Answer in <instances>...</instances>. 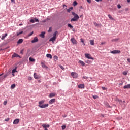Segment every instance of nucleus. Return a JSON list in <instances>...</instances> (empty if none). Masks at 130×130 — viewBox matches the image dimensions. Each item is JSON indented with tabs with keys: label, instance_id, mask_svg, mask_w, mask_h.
I'll list each match as a JSON object with an SVG mask.
<instances>
[{
	"label": "nucleus",
	"instance_id": "f257e3e1",
	"mask_svg": "<svg viewBox=\"0 0 130 130\" xmlns=\"http://www.w3.org/2000/svg\"><path fill=\"white\" fill-rule=\"evenodd\" d=\"M44 101H41L39 102V107L40 108H46V107H48V104H44Z\"/></svg>",
	"mask_w": 130,
	"mask_h": 130
},
{
	"label": "nucleus",
	"instance_id": "f03ea898",
	"mask_svg": "<svg viewBox=\"0 0 130 130\" xmlns=\"http://www.w3.org/2000/svg\"><path fill=\"white\" fill-rule=\"evenodd\" d=\"M72 14L73 16H74V17L73 18L71 19V22H76V21H78V20H79L80 18L79 15H78V14H76L75 12H72Z\"/></svg>",
	"mask_w": 130,
	"mask_h": 130
},
{
	"label": "nucleus",
	"instance_id": "7ed1b4c3",
	"mask_svg": "<svg viewBox=\"0 0 130 130\" xmlns=\"http://www.w3.org/2000/svg\"><path fill=\"white\" fill-rule=\"evenodd\" d=\"M84 55L86 58H88V59H92V60H94V58L92 57V56H91L90 54L85 53Z\"/></svg>",
	"mask_w": 130,
	"mask_h": 130
},
{
	"label": "nucleus",
	"instance_id": "20e7f679",
	"mask_svg": "<svg viewBox=\"0 0 130 130\" xmlns=\"http://www.w3.org/2000/svg\"><path fill=\"white\" fill-rule=\"evenodd\" d=\"M110 53H112V54H118L120 53V50H115L113 51H111Z\"/></svg>",
	"mask_w": 130,
	"mask_h": 130
},
{
	"label": "nucleus",
	"instance_id": "39448f33",
	"mask_svg": "<svg viewBox=\"0 0 130 130\" xmlns=\"http://www.w3.org/2000/svg\"><path fill=\"white\" fill-rule=\"evenodd\" d=\"M71 41L73 44H78V41H77V40H76V39H75L74 38H71Z\"/></svg>",
	"mask_w": 130,
	"mask_h": 130
},
{
	"label": "nucleus",
	"instance_id": "423d86ee",
	"mask_svg": "<svg viewBox=\"0 0 130 130\" xmlns=\"http://www.w3.org/2000/svg\"><path fill=\"white\" fill-rule=\"evenodd\" d=\"M71 75L73 78H78V73L76 72H72Z\"/></svg>",
	"mask_w": 130,
	"mask_h": 130
},
{
	"label": "nucleus",
	"instance_id": "0eeeda50",
	"mask_svg": "<svg viewBox=\"0 0 130 130\" xmlns=\"http://www.w3.org/2000/svg\"><path fill=\"white\" fill-rule=\"evenodd\" d=\"M42 127H43L45 129H47V128H48V127H49L50 126L49 125V124L46 125V124H43L42 125Z\"/></svg>",
	"mask_w": 130,
	"mask_h": 130
},
{
	"label": "nucleus",
	"instance_id": "6e6552de",
	"mask_svg": "<svg viewBox=\"0 0 130 130\" xmlns=\"http://www.w3.org/2000/svg\"><path fill=\"white\" fill-rule=\"evenodd\" d=\"M34 77L36 80H38V79H40V76H39V75H37V74L36 73L34 74Z\"/></svg>",
	"mask_w": 130,
	"mask_h": 130
},
{
	"label": "nucleus",
	"instance_id": "1a4fd4ad",
	"mask_svg": "<svg viewBox=\"0 0 130 130\" xmlns=\"http://www.w3.org/2000/svg\"><path fill=\"white\" fill-rule=\"evenodd\" d=\"M20 122V119H15L13 121V124H18Z\"/></svg>",
	"mask_w": 130,
	"mask_h": 130
},
{
	"label": "nucleus",
	"instance_id": "9d476101",
	"mask_svg": "<svg viewBox=\"0 0 130 130\" xmlns=\"http://www.w3.org/2000/svg\"><path fill=\"white\" fill-rule=\"evenodd\" d=\"M38 41V38L37 37H36L31 41V43H35V42H37Z\"/></svg>",
	"mask_w": 130,
	"mask_h": 130
},
{
	"label": "nucleus",
	"instance_id": "9b49d317",
	"mask_svg": "<svg viewBox=\"0 0 130 130\" xmlns=\"http://www.w3.org/2000/svg\"><path fill=\"white\" fill-rule=\"evenodd\" d=\"M55 102V99H52L49 101V104H53Z\"/></svg>",
	"mask_w": 130,
	"mask_h": 130
},
{
	"label": "nucleus",
	"instance_id": "f8f14e48",
	"mask_svg": "<svg viewBox=\"0 0 130 130\" xmlns=\"http://www.w3.org/2000/svg\"><path fill=\"white\" fill-rule=\"evenodd\" d=\"M117 101H118V102H119V103L121 105H124V103L125 102V101H124L123 102H122V101L121 100L118 99Z\"/></svg>",
	"mask_w": 130,
	"mask_h": 130
},
{
	"label": "nucleus",
	"instance_id": "ddd939ff",
	"mask_svg": "<svg viewBox=\"0 0 130 130\" xmlns=\"http://www.w3.org/2000/svg\"><path fill=\"white\" fill-rule=\"evenodd\" d=\"M78 87L79 89H84L85 88V85L81 84L78 85Z\"/></svg>",
	"mask_w": 130,
	"mask_h": 130
},
{
	"label": "nucleus",
	"instance_id": "4468645a",
	"mask_svg": "<svg viewBox=\"0 0 130 130\" xmlns=\"http://www.w3.org/2000/svg\"><path fill=\"white\" fill-rule=\"evenodd\" d=\"M55 40H56V37H53L49 39V41H52V42H54V41H55Z\"/></svg>",
	"mask_w": 130,
	"mask_h": 130
},
{
	"label": "nucleus",
	"instance_id": "2eb2a0df",
	"mask_svg": "<svg viewBox=\"0 0 130 130\" xmlns=\"http://www.w3.org/2000/svg\"><path fill=\"white\" fill-rule=\"evenodd\" d=\"M8 36V33H6L5 35H3L1 38L2 40H4Z\"/></svg>",
	"mask_w": 130,
	"mask_h": 130
},
{
	"label": "nucleus",
	"instance_id": "dca6fc26",
	"mask_svg": "<svg viewBox=\"0 0 130 130\" xmlns=\"http://www.w3.org/2000/svg\"><path fill=\"white\" fill-rule=\"evenodd\" d=\"M45 32H42L41 34L40 35V37H41L42 38H44L45 37Z\"/></svg>",
	"mask_w": 130,
	"mask_h": 130
},
{
	"label": "nucleus",
	"instance_id": "f3484780",
	"mask_svg": "<svg viewBox=\"0 0 130 130\" xmlns=\"http://www.w3.org/2000/svg\"><path fill=\"white\" fill-rule=\"evenodd\" d=\"M78 63H79L80 64H81V66H82V67H85V63L84 62V61H83L82 60H79L78 61Z\"/></svg>",
	"mask_w": 130,
	"mask_h": 130
},
{
	"label": "nucleus",
	"instance_id": "a211bd4d",
	"mask_svg": "<svg viewBox=\"0 0 130 130\" xmlns=\"http://www.w3.org/2000/svg\"><path fill=\"white\" fill-rule=\"evenodd\" d=\"M12 74H15V73H18V71H17V67H15V69L12 70Z\"/></svg>",
	"mask_w": 130,
	"mask_h": 130
},
{
	"label": "nucleus",
	"instance_id": "6ab92c4d",
	"mask_svg": "<svg viewBox=\"0 0 130 130\" xmlns=\"http://www.w3.org/2000/svg\"><path fill=\"white\" fill-rule=\"evenodd\" d=\"M124 89H130V84H127L124 86Z\"/></svg>",
	"mask_w": 130,
	"mask_h": 130
},
{
	"label": "nucleus",
	"instance_id": "aec40b11",
	"mask_svg": "<svg viewBox=\"0 0 130 130\" xmlns=\"http://www.w3.org/2000/svg\"><path fill=\"white\" fill-rule=\"evenodd\" d=\"M93 24L95 27H100L101 26V24H97L95 22H94Z\"/></svg>",
	"mask_w": 130,
	"mask_h": 130
},
{
	"label": "nucleus",
	"instance_id": "412c9836",
	"mask_svg": "<svg viewBox=\"0 0 130 130\" xmlns=\"http://www.w3.org/2000/svg\"><path fill=\"white\" fill-rule=\"evenodd\" d=\"M54 96H55V94L54 93H51L49 95V97L50 98H51L52 97H54Z\"/></svg>",
	"mask_w": 130,
	"mask_h": 130
},
{
	"label": "nucleus",
	"instance_id": "4be33fe9",
	"mask_svg": "<svg viewBox=\"0 0 130 130\" xmlns=\"http://www.w3.org/2000/svg\"><path fill=\"white\" fill-rule=\"evenodd\" d=\"M23 43V39H20L18 41H17V44H20L21 43Z\"/></svg>",
	"mask_w": 130,
	"mask_h": 130
},
{
	"label": "nucleus",
	"instance_id": "5701e85b",
	"mask_svg": "<svg viewBox=\"0 0 130 130\" xmlns=\"http://www.w3.org/2000/svg\"><path fill=\"white\" fill-rule=\"evenodd\" d=\"M46 56L48 57V58H52V56L50 54H47Z\"/></svg>",
	"mask_w": 130,
	"mask_h": 130
},
{
	"label": "nucleus",
	"instance_id": "b1692460",
	"mask_svg": "<svg viewBox=\"0 0 130 130\" xmlns=\"http://www.w3.org/2000/svg\"><path fill=\"white\" fill-rule=\"evenodd\" d=\"M108 16L109 17L110 20H111L112 21H113V20H114V18H113L110 14H108Z\"/></svg>",
	"mask_w": 130,
	"mask_h": 130
},
{
	"label": "nucleus",
	"instance_id": "393cba45",
	"mask_svg": "<svg viewBox=\"0 0 130 130\" xmlns=\"http://www.w3.org/2000/svg\"><path fill=\"white\" fill-rule=\"evenodd\" d=\"M29 61H31V62H34V61H35V59L32 57H29Z\"/></svg>",
	"mask_w": 130,
	"mask_h": 130
},
{
	"label": "nucleus",
	"instance_id": "a878e982",
	"mask_svg": "<svg viewBox=\"0 0 130 130\" xmlns=\"http://www.w3.org/2000/svg\"><path fill=\"white\" fill-rule=\"evenodd\" d=\"M78 5V2H77V1H74L73 3V6H74V7H76V6Z\"/></svg>",
	"mask_w": 130,
	"mask_h": 130
},
{
	"label": "nucleus",
	"instance_id": "bb28decb",
	"mask_svg": "<svg viewBox=\"0 0 130 130\" xmlns=\"http://www.w3.org/2000/svg\"><path fill=\"white\" fill-rule=\"evenodd\" d=\"M89 42L91 45H94V40H90Z\"/></svg>",
	"mask_w": 130,
	"mask_h": 130
},
{
	"label": "nucleus",
	"instance_id": "cd10ccee",
	"mask_svg": "<svg viewBox=\"0 0 130 130\" xmlns=\"http://www.w3.org/2000/svg\"><path fill=\"white\" fill-rule=\"evenodd\" d=\"M18 56H19V55H18L17 54H16V53H14L12 55V57H18Z\"/></svg>",
	"mask_w": 130,
	"mask_h": 130
},
{
	"label": "nucleus",
	"instance_id": "c85d7f7f",
	"mask_svg": "<svg viewBox=\"0 0 130 130\" xmlns=\"http://www.w3.org/2000/svg\"><path fill=\"white\" fill-rule=\"evenodd\" d=\"M21 34H23V31H21L20 32H17V36H19V35H21Z\"/></svg>",
	"mask_w": 130,
	"mask_h": 130
},
{
	"label": "nucleus",
	"instance_id": "c756f323",
	"mask_svg": "<svg viewBox=\"0 0 130 130\" xmlns=\"http://www.w3.org/2000/svg\"><path fill=\"white\" fill-rule=\"evenodd\" d=\"M16 87V85L15 84H12L11 86V89H14Z\"/></svg>",
	"mask_w": 130,
	"mask_h": 130
},
{
	"label": "nucleus",
	"instance_id": "7c9ffc66",
	"mask_svg": "<svg viewBox=\"0 0 130 130\" xmlns=\"http://www.w3.org/2000/svg\"><path fill=\"white\" fill-rule=\"evenodd\" d=\"M128 73V71H124L123 72V75H124V76H126V75H127V73Z\"/></svg>",
	"mask_w": 130,
	"mask_h": 130
},
{
	"label": "nucleus",
	"instance_id": "2f4dec72",
	"mask_svg": "<svg viewBox=\"0 0 130 130\" xmlns=\"http://www.w3.org/2000/svg\"><path fill=\"white\" fill-rule=\"evenodd\" d=\"M57 34V31H55L53 34V37H56V35Z\"/></svg>",
	"mask_w": 130,
	"mask_h": 130
},
{
	"label": "nucleus",
	"instance_id": "473e14b6",
	"mask_svg": "<svg viewBox=\"0 0 130 130\" xmlns=\"http://www.w3.org/2000/svg\"><path fill=\"white\" fill-rule=\"evenodd\" d=\"M68 26L69 27V28H73V27L72 26V25H71V24H69L68 23Z\"/></svg>",
	"mask_w": 130,
	"mask_h": 130
},
{
	"label": "nucleus",
	"instance_id": "72a5a7b5",
	"mask_svg": "<svg viewBox=\"0 0 130 130\" xmlns=\"http://www.w3.org/2000/svg\"><path fill=\"white\" fill-rule=\"evenodd\" d=\"M85 62H86V63H91V62H92L91 61L88 60L87 61H85Z\"/></svg>",
	"mask_w": 130,
	"mask_h": 130
},
{
	"label": "nucleus",
	"instance_id": "f704fd0d",
	"mask_svg": "<svg viewBox=\"0 0 130 130\" xmlns=\"http://www.w3.org/2000/svg\"><path fill=\"white\" fill-rule=\"evenodd\" d=\"M30 22L31 23H35V20H34V19H30Z\"/></svg>",
	"mask_w": 130,
	"mask_h": 130
},
{
	"label": "nucleus",
	"instance_id": "c9c22d12",
	"mask_svg": "<svg viewBox=\"0 0 130 130\" xmlns=\"http://www.w3.org/2000/svg\"><path fill=\"white\" fill-rule=\"evenodd\" d=\"M61 127L62 130L66 129V125H62Z\"/></svg>",
	"mask_w": 130,
	"mask_h": 130
},
{
	"label": "nucleus",
	"instance_id": "e433bc0d",
	"mask_svg": "<svg viewBox=\"0 0 130 130\" xmlns=\"http://www.w3.org/2000/svg\"><path fill=\"white\" fill-rule=\"evenodd\" d=\"M59 67L60 68V69H61V70H64V68L63 67V66L60 65Z\"/></svg>",
	"mask_w": 130,
	"mask_h": 130
},
{
	"label": "nucleus",
	"instance_id": "4c0bfd02",
	"mask_svg": "<svg viewBox=\"0 0 130 130\" xmlns=\"http://www.w3.org/2000/svg\"><path fill=\"white\" fill-rule=\"evenodd\" d=\"M93 98L94 99H97V98H98V96H97V95H93Z\"/></svg>",
	"mask_w": 130,
	"mask_h": 130
},
{
	"label": "nucleus",
	"instance_id": "58836bf2",
	"mask_svg": "<svg viewBox=\"0 0 130 130\" xmlns=\"http://www.w3.org/2000/svg\"><path fill=\"white\" fill-rule=\"evenodd\" d=\"M42 68H45L46 66H45V64L44 63H42Z\"/></svg>",
	"mask_w": 130,
	"mask_h": 130
},
{
	"label": "nucleus",
	"instance_id": "ea45409f",
	"mask_svg": "<svg viewBox=\"0 0 130 130\" xmlns=\"http://www.w3.org/2000/svg\"><path fill=\"white\" fill-rule=\"evenodd\" d=\"M117 8H118V9H120V8H121V6H120V4H118V5H117Z\"/></svg>",
	"mask_w": 130,
	"mask_h": 130
},
{
	"label": "nucleus",
	"instance_id": "a19ab883",
	"mask_svg": "<svg viewBox=\"0 0 130 130\" xmlns=\"http://www.w3.org/2000/svg\"><path fill=\"white\" fill-rule=\"evenodd\" d=\"M80 41H81V42H82V43H84V42H85V41L83 39H81Z\"/></svg>",
	"mask_w": 130,
	"mask_h": 130
},
{
	"label": "nucleus",
	"instance_id": "79ce46f5",
	"mask_svg": "<svg viewBox=\"0 0 130 130\" xmlns=\"http://www.w3.org/2000/svg\"><path fill=\"white\" fill-rule=\"evenodd\" d=\"M83 79H86V80H87V79H89V77H87V76H83Z\"/></svg>",
	"mask_w": 130,
	"mask_h": 130
},
{
	"label": "nucleus",
	"instance_id": "37998d69",
	"mask_svg": "<svg viewBox=\"0 0 130 130\" xmlns=\"http://www.w3.org/2000/svg\"><path fill=\"white\" fill-rule=\"evenodd\" d=\"M102 89L104 90H107V88H106L105 87H102Z\"/></svg>",
	"mask_w": 130,
	"mask_h": 130
},
{
	"label": "nucleus",
	"instance_id": "c03bdc74",
	"mask_svg": "<svg viewBox=\"0 0 130 130\" xmlns=\"http://www.w3.org/2000/svg\"><path fill=\"white\" fill-rule=\"evenodd\" d=\"M54 58H55V59H56L57 60V59H58V57H57V56H54Z\"/></svg>",
	"mask_w": 130,
	"mask_h": 130
},
{
	"label": "nucleus",
	"instance_id": "a18cd8bd",
	"mask_svg": "<svg viewBox=\"0 0 130 130\" xmlns=\"http://www.w3.org/2000/svg\"><path fill=\"white\" fill-rule=\"evenodd\" d=\"M9 120H10V118H8L5 119V121H9Z\"/></svg>",
	"mask_w": 130,
	"mask_h": 130
},
{
	"label": "nucleus",
	"instance_id": "49530a36",
	"mask_svg": "<svg viewBox=\"0 0 130 130\" xmlns=\"http://www.w3.org/2000/svg\"><path fill=\"white\" fill-rule=\"evenodd\" d=\"M28 80H29V81H32V77L29 76L28 77Z\"/></svg>",
	"mask_w": 130,
	"mask_h": 130
},
{
	"label": "nucleus",
	"instance_id": "de8ad7c7",
	"mask_svg": "<svg viewBox=\"0 0 130 130\" xmlns=\"http://www.w3.org/2000/svg\"><path fill=\"white\" fill-rule=\"evenodd\" d=\"M35 22H39V20H38L37 18H35Z\"/></svg>",
	"mask_w": 130,
	"mask_h": 130
},
{
	"label": "nucleus",
	"instance_id": "09e8293b",
	"mask_svg": "<svg viewBox=\"0 0 130 130\" xmlns=\"http://www.w3.org/2000/svg\"><path fill=\"white\" fill-rule=\"evenodd\" d=\"M4 105H7V101H4L3 103Z\"/></svg>",
	"mask_w": 130,
	"mask_h": 130
},
{
	"label": "nucleus",
	"instance_id": "8fccbe9b",
	"mask_svg": "<svg viewBox=\"0 0 130 130\" xmlns=\"http://www.w3.org/2000/svg\"><path fill=\"white\" fill-rule=\"evenodd\" d=\"M31 35H33V32L29 34L28 36H31Z\"/></svg>",
	"mask_w": 130,
	"mask_h": 130
},
{
	"label": "nucleus",
	"instance_id": "3c124183",
	"mask_svg": "<svg viewBox=\"0 0 130 130\" xmlns=\"http://www.w3.org/2000/svg\"><path fill=\"white\" fill-rule=\"evenodd\" d=\"M2 79H5V78H7V75H4V77H2Z\"/></svg>",
	"mask_w": 130,
	"mask_h": 130
},
{
	"label": "nucleus",
	"instance_id": "603ef678",
	"mask_svg": "<svg viewBox=\"0 0 130 130\" xmlns=\"http://www.w3.org/2000/svg\"><path fill=\"white\" fill-rule=\"evenodd\" d=\"M87 3H89V4H91V0H87Z\"/></svg>",
	"mask_w": 130,
	"mask_h": 130
},
{
	"label": "nucleus",
	"instance_id": "864d4df0",
	"mask_svg": "<svg viewBox=\"0 0 130 130\" xmlns=\"http://www.w3.org/2000/svg\"><path fill=\"white\" fill-rule=\"evenodd\" d=\"M96 2H102V0H95Z\"/></svg>",
	"mask_w": 130,
	"mask_h": 130
},
{
	"label": "nucleus",
	"instance_id": "5fc2aeb1",
	"mask_svg": "<svg viewBox=\"0 0 130 130\" xmlns=\"http://www.w3.org/2000/svg\"><path fill=\"white\" fill-rule=\"evenodd\" d=\"M127 60L128 62H129V63H130V58H128L127 59Z\"/></svg>",
	"mask_w": 130,
	"mask_h": 130
},
{
	"label": "nucleus",
	"instance_id": "6e6d98bb",
	"mask_svg": "<svg viewBox=\"0 0 130 130\" xmlns=\"http://www.w3.org/2000/svg\"><path fill=\"white\" fill-rule=\"evenodd\" d=\"M101 44H102V45H103V44H105V42H102L101 43Z\"/></svg>",
	"mask_w": 130,
	"mask_h": 130
},
{
	"label": "nucleus",
	"instance_id": "4d7b16f0",
	"mask_svg": "<svg viewBox=\"0 0 130 130\" xmlns=\"http://www.w3.org/2000/svg\"><path fill=\"white\" fill-rule=\"evenodd\" d=\"M67 12H68V13H70V12H71V10L70 9H67Z\"/></svg>",
	"mask_w": 130,
	"mask_h": 130
},
{
	"label": "nucleus",
	"instance_id": "13d9d810",
	"mask_svg": "<svg viewBox=\"0 0 130 130\" xmlns=\"http://www.w3.org/2000/svg\"><path fill=\"white\" fill-rule=\"evenodd\" d=\"M11 3H14V4H15V0H11Z\"/></svg>",
	"mask_w": 130,
	"mask_h": 130
},
{
	"label": "nucleus",
	"instance_id": "bf43d9fd",
	"mask_svg": "<svg viewBox=\"0 0 130 130\" xmlns=\"http://www.w3.org/2000/svg\"><path fill=\"white\" fill-rule=\"evenodd\" d=\"M13 77H15V73H12Z\"/></svg>",
	"mask_w": 130,
	"mask_h": 130
},
{
	"label": "nucleus",
	"instance_id": "052dcab7",
	"mask_svg": "<svg viewBox=\"0 0 130 130\" xmlns=\"http://www.w3.org/2000/svg\"><path fill=\"white\" fill-rule=\"evenodd\" d=\"M69 10H73V7H70Z\"/></svg>",
	"mask_w": 130,
	"mask_h": 130
},
{
	"label": "nucleus",
	"instance_id": "680f3d73",
	"mask_svg": "<svg viewBox=\"0 0 130 130\" xmlns=\"http://www.w3.org/2000/svg\"><path fill=\"white\" fill-rule=\"evenodd\" d=\"M120 86H122V83L119 84Z\"/></svg>",
	"mask_w": 130,
	"mask_h": 130
},
{
	"label": "nucleus",
	"instance_id": "e2e57ef3",
	"mask_svg": "<svg viewBox=\"0 0 130 130\" xmlns=\"http://www.w3.org/2000/svg\"><path fill=\"white\" fill-rule=\"evenodd\" d=\"M82 43H83V45H84V46L86 45V44H85V42Z\"/></svg>",
	"mask_w": 130,
	"mask_h": 130
},
{
	"label": "nucleus",
	"instance_id": "0e129e2a",
	"mask_svg": "<svg viewBox=\"0 0 130 130\" xmlns=\"http://www.w3.org/2000/svg\"><path fill=\"white\" fill-rule=\"evenodd\" d=\"M50 31H51V28H49V32Z\"/></svg>",
	"mask_w": 130,
	"mask_h": 130
},
{
	"label": "nucleus",
	"instance_id": "69168bd1",
	"mask_svg": "<svg viewBox=\"0 0 130 130\" xmlns=\"http://www.w3.org/2000/svg\"><path fill=\"white\" fill-rule=\"evenodd\" d=\"M20 53L23 54V50L20 51Z\"/></svg>",
	"mask_w": 130,
	"mask_h": 130
},
{
	"label": "nucleus",
	"instance_id": "338daca9",
	"mask_svg": "<svg viewBox=\"0 0 130 130\" xmlns=\"http://www.w3.org/2000/svg\"><path fill=\"white\" fill-rule=\"evenodd\" d=\"M127 3H130V0H127Z\"/></svg>",
	"mask_w": 130,
	"mask_h": 130
},
{
	"label": "nucleus",
	"instance_id": "774afa93",
	"mask_svg": "<svg viewBox=\"0 0 130 130\" xmlns=\"http://www.w3.org/2000/svg\"><path fill=\"white\" fill-rule=\"evenodd\" d=\"M63 117H67V115L63 116Z\"/></svg>",
	"mask_w": 130,
	"mask_h": 130
}]
</instances>
